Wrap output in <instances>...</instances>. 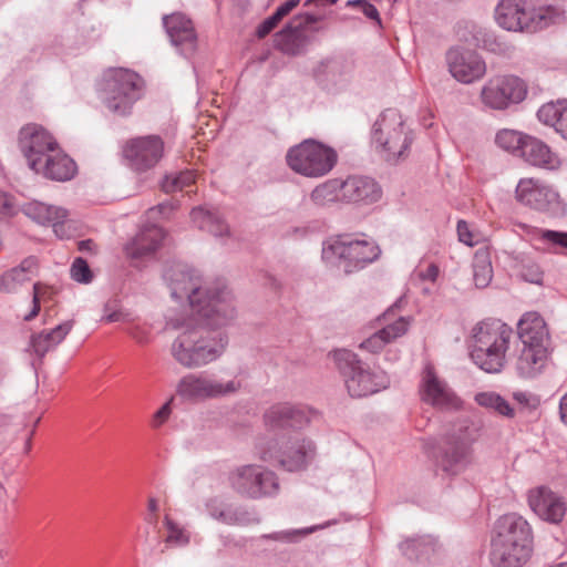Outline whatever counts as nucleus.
Masks as SVG:
<instances>
[{
	"instance_id": "f257e3e1",
	"label": "nucleus",
	"mask_w": 567,
	"mask_h": 567,
	"mask_svg": "<svg viewBox=\"0 0 567 567\" xmlns=\"http://www.w3.org/2000/svg\"><path fill=\"white\" fill-rule=\"evenodd\" d=\"M213 319L195 313L168 320L167 326L178 331L169 352L181 367L188 370L199 369L223 357L228 346V337L220 329L226 324H215Z\"/></svg>"
},
{
	"instance_id": "f03ea898",
	"label": "nucleus",
	"mask_w": 567,
	"mask_h": 567,
	"mask_svg": "<svg viewBox=\"0 0 567 567\" xmlns=\"http://www.w3.org/2000/svg\"><path fill=\"white\" fill-rule=\"evenodd\" d=\"M164 278L169 285L174 299L188 300L192 308L190 315L214 318L215 324H229L235 319L236 311L231 293L225 287H207L195 270L182 264L167 268Z\"/></svg>"
},
{
	"instance_id": "7ed1b4c3",
	"label": "nucleus",
	"mask_w": 567,
	"mask_h": 567,
	"mask_svg": "<svg viewBox=\"0 0 567 567\" xmlns=\"http://www.w3.org/2000/svg\"><path fill=\"white\" fill-rule=\"evenodd\" d=\"M533 529L518 513L501 515L493 524L489 561L493 567H523L533 554Z\"/></svg>"
},
{
	"instance_id": "20e7f679",
	"label": "nucleus",
	"mask_w": 567,
	"mask_h": 567,
	"mask_svg": "<svg viewBox=\"0 0 567 567\" xmlns=\"http://www.w3.org/2000/svg\"><path fill=\"white\" fill-rule=\"evenodd\" d=\"M498 25L507 31L534 33L566 20L561 4L529 0H501L495 10Z\"/></svg>"
},
{
	"instance_id": "39448f33",
	"label": "nucleus",
	"mask_w": 567,
	"mask_h": 567,
	"mask_svg": "<svg viewBox=\"0 0 567 567\" xmlns=\"http://www.w3.org/2000/svg\"><path fill=\"white\" fill-rule=\"evenodd\" d=\"M381 249L375 241L350 234L331 236L322 244L321 258L331 269L343 275L358 272L379 259Z\"/></svg>"
},
{
	"instance_id": "423d86ee",
	"label": "nucleus",
	"mask_w": 567,
	"mask_h": 567,
	"mask_svg": "<svg viewBox=\"0 0 567 567\" xmlns=\"http://www.w3.org/2000/svg\"><path fill=\"white\" fill-rule=\"evenodd\" d=\"M513 330L501 321H482L472 330L470 355L487 373H498L505 365Z\"/></svg>"
},
{
	"instance_id": "0eeeda50",
	"label": "nucleus",
	"mask_w": 567,
	"mask_h": 567,
	"mask_svg": "<svg viewBox=\"0 0 567 567\" xmlns=\"http://www.w3.org/2000/svg\"><path fill=\"white\" fill-rule=\"evenodd\" d=\"M413 136L401 113L388 109L380 114L372 127V142L380 155L389 163L406 158Z\"/></svg>"
},
{
	"instance_id": "6e6552de",
	"label": "nucleus",
	"mask_w": 567,
	"mask_h": 567,
	"mask_svg": "<svg viewBox=\"0 0 567 567\" xmlns=\"http://www.w3.org/2000/svg\"><path fill=\"white\" fill-rule=\"evenodd\" d=\"M478 436L480 430L473 424L458 427L433 451L436 468L447 476L463 473L473 462V444Z\"/></svg>"
},
{
	"instance_id": "1a4fd4ad",
	"label": "nucleus",
	"mask_w": 567,
	"mask_h": 567,
	"mask_svg": "<svg viewBox=\"0 0 567 567\" xmlns=\"http://www.w3.org/2000/svg\"><path fill=\"white\" fill-rule=\"evenodd\" d=\"M334 361L344 377L348 393L352 398L374 394L389 386L384 371H371L354 352L346 349L333 353Z\"/></svg>"
},
{
	"instance_id": "9d476101",
	"label": "nucleus",
	"mask_w": 567,
	"mask_h": 567,
	"mask_svg": "<svg viewBox=\"0 0 567 567\" xmlns=\"http://www.w3.org/2000/svg\"><path fill=\"white\" fill-rule=\"evenodd\" d=\"M228 483L238 495L249 499L274 497L279 493L277 474L259 464H245L228 474Z\"/></svg>"
},
{
	"instance_id": "9b49d317",
	"label": "nucleus",
	"mask_w": 567,
	"mask_h": 567,
	"mask_svg": "<svg viewBox=\"0 0 567 567\" xmlns=\"http://www.w3.org/2000/svg\"><path fill=\"white\" fill-rule=\"evenodd\" d=\"M286 161L300 175L321 177L336 165L337 153L317 141L306 140L287 152Z\"/></svg>"
},
{
	"instance_id": "f8f14e48",
	"label": "nucleus",
	"mask_w": 567,
	"mask_h": 567,
	"mask_svg": "<svg viewBox=\"0 0 567 567\" xmlns=\"http://www.w3.org/2000/svg\"><path fill=\"white\" fill-rule=\"evenodd\" d=\"M142 79L127 69H113L106 73L105 103L110 111L120 115L130 113L141 97Z\"/></svg>"
},
{
	"instance_id": "ddd939ff",
	"label": "nucleus",
	"mask_w": 567,
	"mask_h": 567,
	"mask_svg": "<svg viewBox=\"0 0 567 567\" xmlns=\"http://www.w3.org/2000/svg\"><path fill=\"white\" fill-rule=\"evenodd\" d=\"M315 455L316 446L312 441L300 436L275 442L260 452L264 462H277L288 472L305 470Z\"/></svg>"
},
{
	"instance_id": "4468645a",
	"label": "nucleus",
	"mask_w": 567,
	"mask_h": 567,
	"mask_svg": "<svg viewBox=\"0 0 567 567\" xmlns=\"http://www.w3.org/2000/svg\"><path fill=\"white\" fill-rule=\"evenodd\" d=\"M239 389L240 382L234 379L224 382L206 374L188 373L177 382L176 394L184 400L206 401L229 396Z\"/></svg>"
},
{
	"instance_id": "2eb2a0df",
	"label": "nucleus",
	"mask_w": 567,
	"mask_h": 567,
	"mask_svg": "<svg viewBox=\"0 0 567 567\" xmlns=\"http://www.w3.org/2000/svg\"><path fill=\"white\" fill-rule=\"evenodd\" d=\"M323 17L310 13L293 17L289 23L275 35V47L290 55L301 53L310 43L311 35L322 30L316 24Z\"/></svg>"
},
{
	"instance_id": "dca6fc26",
	"label": "nucleus",
	"mask_w": 567,
	"mask_h": 567,
	"mask_svg": "<svg viewBox=\"0 0 567 567\" xmlns=\"http://www.w3.org/2000/svg\"><path fill=\"white\" fill-rule=\"evenodd\" d=\"M527 94L525 82L514 75L489 79L481 92L482 102L494 110H504L511 103H519Z\"/></svg>"
},
{
	"instance_id": "f3484780",
	"label": "nucleus",
	"mask_w": 567,
	"mask_h": 567,
	"mask_svg": "<svg viewBox=\"0 0 567 567\" xmlns=\"http://www.w3.org/2000/svg\"><path fill=\"white\" fill-rule=\"evenodd\" d=\"M165 143L158 135H146L128 140L123 147V156L137 172L155 167L164 156Z\"/></svg>"
},
{
	"instance_id": "a211bd4d",
	"label": "nucleus",
	"mask_w": 567,
	"mask_h": 567,
	"mask_svg": "<svg viewBox=\"0 0 567 567\" xmlns=\"http://www.w3.org/2000/svg\"><path fill=\"white\" fill-rule=\"evenodd\" d=\"M58 147L51 134L38 124H27L19 133V148L31 169H39V164Z\"/></svg>"
},
{
	"instance_id": "6ab92c4d",
	"label": "nucleus",
	"mask_w": 567,
	"mask_h": 567,
	"mask_svg": "<svg viewBox=\"0 0 567 567\" xmlns=\"http://www.w3.org/2000/svg\"><path fill=\"white\" fill-rule=\"evenodd\" d=\"M446 62L451 75L461 83L470 84L486 73V64L483 59L470 50H449Z\"/></svg>"
},
{
	"instance_id": "aec40b11",
	"label": "nucleus",
	"mask_w": 567,
	"mask_h": 567,
	"mask_svg": "<svg viewBox=\"0 0 567 567\" xmlns=\"http://www.w3.org/2000/svg\"><path fill=\"white\" fill-rule=\"evenodd\" d=\"M208 515L225 525L248 527L260 523L258 512L247 505L226 504L217 498H212L206 503Z\"/></svg>"
},
{
	"instance_id": "412c9836",
	"label": "nucleus",
	"mask_w": 567,
	"mask_h": 567,
	"mask_svg": "<svg viewBox=\"0 0 567 567\" xmlns=\"http://www.w3.org/2000/svg\"><path fill=\"white\" fill-rule=\"evenodd\" d=\"M528 504L539 518L550 524H559L567 512L565 498L546 486L532 489Z\"/></svg>"
},
{
	"instance_id": "4be33fe9",
	"label": "nucleus",
	"mask_w": 567,
	"mask_h": 567,
	"mask_svg": "<svg viewBox=\"0 0 567 567\" xmlns=\"http://www.w3.org/2000/svg\"><path fill=\"white\" fill-rule=\"evenodd\" d=\"M163 25L178 52L184 56H190L197 49V34L193 22L183 13H173L163 17Z\"/></svg>"
},
{
	"instance_id": "5701e85b",
	"label": "nucleus",
	"mask_w": 567,
	"mask_h": 567,
	"mask_svg": "<svg viewBox=\"0 0 567 567\" xmlns=\"http://www.w3.org/2000/svg\"><path fill=\"white\" fill-rule=\"evenodd\" d=\"M517 202L538 212H546L558 199V194L538 179L522 178L515 189Z\"/></svg>"
},
{
	"instance_id": "b1692460",
	"label": "nucleus",
	"mask_w": 567,
	"mask_h": 567,
	"mask_svg": "<svg viewBox=\"0 0 567 567\" xmlns=\"http://www.w3.org/2000/svg\"><path fill=\"white\" fill-rule=\"evenodd\" d=\"M422 400L436 408H456L458 400L445 381L441 380L434 368L427 364L424 368L421 385Z\"/></svg>"
},
{
	"instance_id": "393cba45",
	"label": "nucleus",
	"mask_w": 567,
	"mask_h": 567,
	"mask_svg": "<svg viewBox=\"0 0 567 567\" xmlns=\"http://www.w3.org/2000/svg\"><path fill=\"white\" fill-rule=\"evenodd\" d=\"M265 423L271 430L301 429L309 422L308 412L289 403H279L269 408L265 415Z\"/></svg>"
},
{
	"instance_id": "a878e982",
	"label": "nucleus",
	"mask_w": 567,
	"mask_h": 567,
	"mask_svg": "<svg viewBox=\"0 0 567 567\" xmlns=\"http://www.w3.org/2000/svg\"><path fill=\"white\" fill-rule=\"evenodd\" d=\"M164 238L165 233L161 227L156 225L145 226L125 245V255L131 259L152 256L159 248Z\"/></svg>"
},
{
	"instance_id": "bb28decb",
	"label": "nucleus",
	"mask_w": 567,
	"mask_h": 567,
	"mask_svg": "<svg viewBox=\"0 0 567 567\" xmlns=\"http://www.w3.org/2000/svg\"><path fill=\"white\" fill-rule=\"evenodd\" d=\"M342 200L351 203H373L381 197L378 183L365 176H350L341 182Z\"/></svg>"
},
{
	"instance_id": "cd10ccee",
	"label": "nucleus",
	"mask_w": 567,
	"mask_h": 567,
	"mask_svg": "<svg viewBox=\"0 0 567 567\" xmlns=\"http://www.w3.org/2000/svg\"><path fill=\"white\" fill-rule=\"evenodd\" d=\"M518 337L525 347H549V333L544 319L536 312H527L518 322Z\"/></svg>"
},
{
	"instance_id": "c85d7f7f",
	"label": "nucleus",
	"mask_w": 567,
	"mask_h": 567,
	"mask_svg": "<svg viewBox=\"0 0 567 567\" xmlns=\"http://www.w3.org/2000/svg\"><path fill=\"white\" fill-rule=\"evenodd\" d=\"M519 157L533 166L546 169H556L560 165L558 155L545 142L530 135L526 136Z\"/></svg>"
},
{
	"instance_id": "c756f323",
	"label": "nucleus",
	"mask_w": 567,
	"mask_h": 567,
	"mask_svg": "<svg viewBox=\"0 0 567 567\" xmlns=\"http://www.w3.org/2000/svg\"><path fill=\"white\" fill-rule=\"evenodd\" d=\"M73 328V321L68 320L51 330H43L39 333H33L27 351L34 354L37 358L42 359L49 351L53 350L60 344Z\"/></svg>"
},
{
	"instance_id": "7c9ffc66",
	"label": "nucleus",
	"mask_w": 567,
	"mask_h": 567,
	"mask_svg": "<svg viewBox=\"0 0 567 567\" xmlns=\"http://www.w3.org/2000/svg\"><path fill=\"white\" fill-rule=\"evenodd\" d=\"M33 171L42 173L47 178L65 182L72 179L76 174V164L66 154L55 148L39 164V169Z\"/></svg>"
},
{
	"instance_id": "2f4dec72",
	"label": "nucleus",
	"mask_w": 567,
	"mask_h": 567,
	"mask_svg": "<svg viewBox=\"0 0 567 567\" xmlns=\"http://www.w3.org/2000/svg\"><path fill=\"white\" fill-rule=\"evenodd\" d=\"M409 326V320L401 317L393 323L386 324L374 332L371 337L362 341L359 347L370 353H379L388 343L404 336L408 332Z\"/></svg>"
},
{
	"instance_id": "473e14b6",
	"label": "nucleus",
	"mask_w": 567,
	"mask_h": 567,
	"mask_svg": "<svg viewBox=\"0 0 567 567\" xmlns=\"http://www.w3.org/2000/svg\"><path fill=\"white\" fill-rule=\"evenodd\" d=\"M548 347H523L516 362V369L522 378L530 379L538 375L547 364Z\"/></svg>"
},
{
	"instance_id": "72a5a7b5",
	"label": "nucleus",
	"mask_w": 567,
	"mask_h": 567,
	"mask_svg": "<svg viewBox=\"0 0 567 567\" xmlns=\"http://www.w3.org/2000/svg\"><path fill=\"white\" fill-rule=\"evenodd\" d=\"M538 120L567 141V100L544 104L537 112Z\"/></svg>"
},
{
	"instance_id": "f704fd0d",
	"label": "nucleus",
	"mask_w": 567,
	"mask_h": 567,
	"mask_svg": "<svg viewBox=\"0 0 567 567\" xmlns=\"http://www.w3.org/2000/svg\"><path fill=\"white\" fill-rule=\"evenodd\" d=\"M190 218L199 229L206 230L216 237H221L229 233L228 225L216 209L194 208L190 213Z\"/></svg>"
},
{
	"instance_id": "c9c22d12",
	"label": "nucleus",
	"mask_w": 567,
	"mask_h": 567,
	"mask_svg": "<svg viewBox=\"0 0 567 567\" xmlns=\"http://www.w3.org/2000/svg\"><path fill=\"white\" fill-rule=\"evenodd\" d=\"M352 68L349 63L340 59H331L321 62L316 74L319 80L332 83L333 85H343L351 79Z\"/></svg>"
},
{
	"instance_id": "e433bc0d",
	"label": "nucleus",
	"mask_w": 567,
	"mask_h": 567,
	"mask_svg": "<svg viewBox=\"0 0 567 567\" xmlns=\"http://www.w3.org/2000/svg\"><path fill=\"white\" fill-rule=\"evenodd\" d=\"M473 280L477 288H486L493 279V266L488 248L476 250L473 258Z\"/></svg>"
},
{
	"instance_id": "4c0bfd02",
	"label": "nucleus",
	"mask_w": 567,
	"mask_h": 567,
	"mask_svg": "<svg viewBox=\"0 0 567 567\" xmlns=\"http://www.w3.org/2000/svg\"><path fill=\"white\" fill-rule=\"evenodd\" d=\"M24 214L41 225H50L58 218H66L68 212L64 208L47 205L40 202H32L24 206Z\"/></svg>"
},
{
	"instance_id": "58836bf2",
	"label": "nucleus",
	"mask_w": 567,
	"mask_h": 567,
	"mask_svg": "<svg viewBox=\"0 0 567 567\" xmlns=\"http://www.w3.org/2000/svg\"><path fill=\"white\" fill-rule=\"evenodd\" d=\"M435 540L431 536L409 538L400 545V549L410 560L427 558L434 551Z\"/></svg>"
},
{
	"instance_id": "ea45409f",
	"label": "nucleus",
	"mask_w": 567,
	"mask_h": 567,
	"mask_svg": "<svg viewBox=\"0 0 567 567\" xmlns=\"http://www.w3.org/2000/svg\"><path fill=\"white\" fill-rule=\"evenodd\" d=\"M310 199L319 207H324L342 199L341 182L338 179H330L318 185L311 192Z\"/></svg>"
},
{
	"instance_id": "a19ab883",
	"label": "nucleus",
	"mask_w": 567,
	"mask_h": 567,
	"mask_svg": "<svg viewBox=\"0 0 567 567\" xmlns=\"http://www.w3.org/2000/svg\"><path fill=\"white\" fill-rule=\"evenodd\" d=\"M475 402L483 408L495 411L499 415L514 416V409L504 398L495 392H480L475 395Z\"/></svg>"
},
{
	"instance_id": "79ce46f5",
	"label": "nucleus",
	"mask_w": 567,
	"mask_h": 567,
	"mask_svg": "<svg viewBox=\"0 0 567 567\" xmlns=\"http://www.w3.org/2000/svg\"><path fill=\"white\" fill-rule=\"evenodd\" d=\"M526 136L527 134L518 131L504 128L496 134L495 143L504 151L519 156Z\"/></svg>"
},
{
	"instance_id": "37998d69",
	"label": "nucleus",
	"mask_w": 567,
	"mask_h": 567,
	"mask_svg": "<svg viewBox=\"0 0 567 567\" xmlns=\"http://www.w3.org/2000/svg\"><path fill=\"white\" fill-rule=\"evenodd\" d=\"M195 182V175L190 171L181 172L175 175H167L162 182V188L166 193L182 190Z\"/></svg>"
},
{
	"instance_id": "c03bdc74",
	"label": "nucleus",
	"mask_w": 567,
	"mask_h": 567,
	"mask_svg": "<svg viewBox=\"0 0 567 567\" xmlns=\"http://www.w3.org/2000/svg\"><path fill=\"white\" fill-rule=\"evenodd\" d=\"M28 280H30L29 276L14 267L0 276V292H13Z\"/></svg>"
},
{
	"instance_id": "a18cd8bd",
	"label": "nucleus",
	"mask_w": 567,
	"mask_h": 567,
	"mask_svg": "<svg viewBox=\"0 0 567 567\" xmlns=\"http://www.w3.org/2000/svg\"><path fill=\"white\" fill-rule=\"evenodd\" d=\"M164 525L168 530V534L165 538L166 544L185 546L189 543L188 533L177 523L172 520L167 515L164 517Z\"/></svg>"
},
{
	"instance_id": "49530a36",
	"label": "nucleus",
	"mask_w": 567,
	"mask_h": 567,
	"mask_svg": "<svg viewBox=\"0 0 567 567\" xmlns=\"http://www.w3.org/2000/svg\"><path fill=\"white\" fill-rule=\"evenodd\" d=\"M71 278L80 284H89L92 281L93 275L86 262L81 257L74 259L71 269H70Z\"/></svg>"
},
{
	"instance_id": "de8ad7c7",
	"label": "nucleus",
	"mask_w": 567,
	"mask_h": 567,
	"mask_svg": "<svg viewBox=\"0 0 567 567\" xmlns=\"http://www.w3.org/2000/svg\"><path fill=\"white\" fill-rule=\"evenodd\" d=\"M519 276L527 282L540 285L543 282V270L535 262H526L522 266Z\"/></svg>"
},
{
	"instance_id": "09e8293b",
	"label": "nucleus",
	"mask_w": 567,
	"mask_h": 567,
	"mask_svg": "<svg viewBox=\"0 0 567 567\" xmlns=\"http://www.w3.org/2000/svg\"><path fill=\"white\" fill-rule=\"evenodd\" d=\"M540 238L556 247L567 248V233L539 230Z\"/></svg>"
},
{
	"instance_id": "8fccbe9b",
	"label": "nucleus",
	"mask_w": 567,
	"mask_h": 567,
	"mask_svg": "<svg viewBox=\"0 0 567 567\" xmlns=\"http://www.w3.org/2000/svg\"><path fill=\"white\" fill-rule=\"evenodd\" d=\"M173 398L169 399L166 403H164L153 415L151 421V426L153 429H159L171 416L172 408L171 403Z\"/></svg>"
},
{
	"instance_id": "3c124183",
	"label": "nucleus",
	"mask_w": 567,
	"mask_h": 567,
	"mask_svg": "<svg viewBox=\"0 0 567 567\" xmlns=\"http://www.w3.org/2000/svg\"><path fill=\"white\" fill-rule=\"evenodd\" d=\"M44 293V287L40 284V282H37L33 285V298H32V309L29 313H27L24 316V320L25 321H31L32 319H34L39 311H40V299L42 298Z\"/></svg>"
},
{
	"instance_id": "603ef678",
	"label": "nucleus",
	"mask_w": 567,
	"mask_h": 567,
	"mask_svg": "<svg viewBox=\"0 0 567 567\" xmlns=\"http://www.w3.org/2000/svg\"><path fill=\"white\" fill-rule=\"evenodd\" d=\"M282 19L274 12L270 17L265 19L257 28L256 34L258 38H265L269 34Z\"/></svg>"
},
{
	"instance_id": "864d4df0",
	"label": "nucleus",
	"mask_w": 567,
	"mask_h": 567,
	"mask_svg": "<svg viewBox=\"0 0 567 567\" xmlns=\"http://www.w3.org/2000/svg\"><path fill=\"white\" fill-rule=\"evenodd\" d=\"M128 315L122 310L115 309L112 303H106L104 306V315L102 320L109 323L117 322V321H126Z\"/></svg>"
},
{
	"instance_id": "5fc2aeb1",
	"label": "nucleus",
	"mask_w": 567,
	"mask_h": 567,
	"mask_svg": "<svg viewBox=\"0 0 567 567\" xmlns=\"http://www.w3.org/2000/svg\"><path fill=\"white\" fill-rule=\"evenodd\" d=\"M68 224L69 221L66 218H58L56 220L52 221L50 226H52L53 231L58 238L64 239L70 236V226Z\"/></svg>"
},
{
	"instance_id": "6e6d98bb",
	"label": "nucleus",
	"mask_w": 567,
	"mask_h": 567,
	"mask_svg": "<svg viewBox=\"0 0 567 567\" xmlns=\"http://www.w3.org/2000/svg\"><path fill=\"white\" fill-rule=\"evenodd\" d=\"M457 235L460 241L464 243L465 245L473 246V234L470 230V227L466 221L458 220L457 223Z\"/></svg>"
},
{
	"instance_id": "4d7b16f0",
	"label": "nucleus",
	"mask_w": 567,
	"mask_h": 567,
	"mask_svg": "<svg viewBox=\"0 0 567 567\" xmlns=\"http://www.w3.org/2000/svg\"><path fill=\"white\" fill-rule=\"evenodd\" d=\"M18 269H21V272L29 276V279L32 275L35 274L38 269V259L33 256L27 257L21 261L19 266H17Z\"/></svg>"
},
{
	"instance_id": "13d9d810",
	"label": "nucleus",
	"mask_w": 567,
	"mask_h": 567,
	"mask_svg": "<svg viewBox=\"0 0 567 567\" xmlns=\"http://www.w3.org/2000/svg\"><path fill=\"white\" fill-rule=\"evenodd\" d=\"M360 10L367 18L374 20L379 25L381 24L379 11L372 3L367 1L363 3Z\"/></svg>"
},
{
	"instance_id": "bf43d9fd",
	"label": "nucleus",
	"mask_w": 567,
	"mask_h": 567,
	"mask_svg": "<svg viewBox=\"0 0 567 567\" xmlns=\"http://www.w3.org/2000/svg\"><path fill=\"white\" fill-rule=\"evenodd\" d=\"M300 3V0H287L282 4H280L276 9L277 16H279L281 19H284L286 16H288L298 4Z\"/></svg>"
},
{
	"instance_id": "052dcab7",
	"label": "nucleus",
	"mask_w": 567,
	"mask_h": 567,
	"mask_svg": "<svg viewBox=\"0 0 567 567\" xmlns=\"http://www.w3.org/2000/svg\"><path fill=\"white\" fill-rule=\"evenodd\" d=\"M439 276V268L435 264L429 265V267L420 274L421 279L435 281Z\"/></svg>"
},
{
	"instance_id": "680f3d73",
	"label": "nucleus",
	"mask_w": 567,
	"mask_h": 567,
	"mask_svg": "<svg viewBox=\"0 0 567 567\" xmlns=\"http://www.w3.org/2000/svg\"><path fill=\"white\" fill-rule=\"evenodd\" d=\"M127 332L133 339H135L140 343L147 342L148 340L146 331L143 330L141 327H133Z\"/></svg>"
},
{
	"instance_id": "e2e57ef3",
	"label": "nucleus",
	"mask_w": 567,
	"mask_h": 567,
	"mask_svg": "<svg viewBox=\"0 0 567 567\" xmlns=\"http://www.w3.org/2000/svg\"><path fill=\"white\" fill-rule=\"evenodd\" d=\"M559 414L561 421L567 425V393L560 399Z\"/></svg>"
},
{
	"instance_id": "0e129e2a",
	"label": "nucleus",
	"mask_w": 567,
	"mask_h": 567,
	"mask_svg": "<svg viewBox=\"0 0 567 567\" xmlns=\"http://www.w3.org/2000/svg\"><path fill=\"white\" fill-rule=\"evenodd\" d=\"M338 0H307L305 6H310L311 3H316L319 6H329L334 4Z\"/></svg>"
},
{
	"instance_id": "69168bd1",
	"label": "nucleus",
	"mask_w": 567,
	"mask_h": 567,
	"mask_svg": "<svg viewBox=\"0 0 567 567\" xmlns=\"http://www.w3.org/2000/svg\"><path fill=\"white\" fill-rule=\"evenodd\" d=\"M147 508H148L150 513L156 514L157 511H158V503H157V501L155 498L151 497L148 499Z\"/></svg>"
},
{
	"instance_id": "338daca9",
	"label": "nucleus",
	"mask_w": 567,
	"mask_h": 567,
	"mask_svg": "<svg viewBox=\"0 0 567 567\" xmlns=\"http://www.w3.org/2000/svg\"><path fill=\"white\" fill-rule=\"evenodd\" d=\"M93 245V241L91 239L81 240L79 241L78 246L80 250H90Z\"/></svg>"
},
{
	"instance_id": "774afa93",
	"label": "nucleus",
	"mask_w": 567,
	"mask_h": 567,
	"mask_svg": "<svg viewBox=\"0 0 567 567\" xmlns=\"http://www.w3.org/2000/svg\"><path fill=\"white\" fill-rule=\"evenodd\" d=\"M515 225H516L518 228H520L522 230H524L525 233H527V234H530V233L536 231V229H535L534 227L528 226V225H526V224H524V223H516Z\"/></svg>"
}]
</instances>
